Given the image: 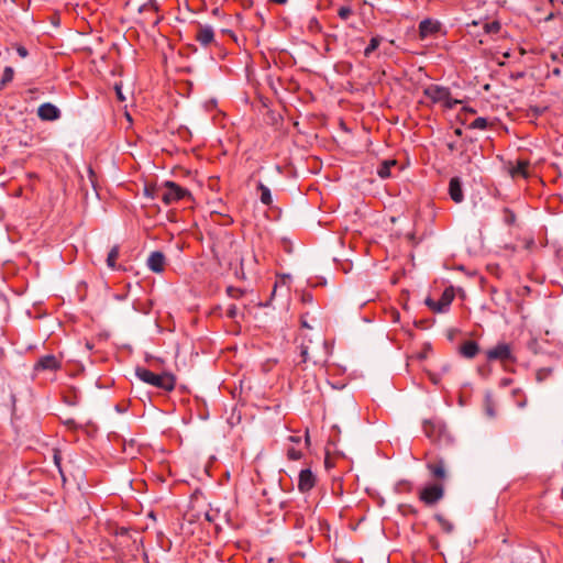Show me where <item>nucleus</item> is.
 I'll return each mask as SVG.
<instances>
[{
    "label": "nucleus",
    "mask_w": 563,
    "mask_h": 563,
    "mask_svg": "<svg viewBox=\"0 0 563 563\" xmlns=\"http://www.w3.org/2000/svg\"><path fill=\"white\" fill-rule=\"evenodd\" d=\"M148 9L153 10L154 12H158L161 10V8H159L157 0H147L144 4H142L139 8V12L142 13Z\"/></svg>",
    "instance_id": "obj_30"
},
{
    "label": "nucleus",
    "mask_w": 563,
    "mask_h": 563,
    "mask_svg": "<svg viewBox=\"0 0 563 563\" xmlns=\"http://www.w3.org/2000/svg\"><path fill=\"white\" fill-rule=\"evenodd\" d=\"M561 74H562L561 68H559V67L553 68V70H552L553 76L560 77Z\"/></svg>",
    "instance_id": "obj_49"
},
{
    "label": "nucleus",
    "mask_w": 563,
    "mask_h": 563,
    "mask_svg": "<svg viewBox=\"0 0 563 563\" xmlns=\"http://www.w3.org/2000/svg\"><path fill=\"white\" fill-rule=\"evenodd\" d=\"M444 496V487L440 483H433L427 485L419 492V499L426 506H434L438 504Z\"/></svg>",
    "instance_id": "obj_3"
},
{
    "label": "nucleus",
    "mask_w": 563,
    "mask_h": 563,
    "mask_svg": "<svg viewBox=\"0 0 563 563\" xmlns=\"http://www.w3.org/2000/svg\"><path fill=\"white\" fill-rule=\"evenodd\" d=\"M448 192L450 198L455 203H461L464 201L463 183L459 176H454L450 179Z\"/></svg>",
    "instance_id": "obj_10"
},
{
    "label": "nucleus",
    "mask_w": 563,
    "mask_h": 563,
    "mask_svg": "<svg viewBox=\"0 0 563 563\" xmlns=\"http://www.w3.org/2000/svg\"><path fill=\"white\" fill-rule=\"evenodd\" d=\"M379 44H380V37L379 36L372 37L369 43H368V45L364 49V55L366 57H369L371 54L378 48Z\"/></svg>",
    "instance_id": "obj_26"
},
{
    "label": "nucleus",
    "mask_w": 563,
    "mask_h": 563,
    "mask_svg": "<svg viewBox=\"0 0 563 563\" xmlns=\"http://www.w3.org/2000/svg\"><path fill=\"white\" fill-rule=\"evenodd\" d=\"M161 21H162V18L156 19V21H154V23H153L154 26L158 25Z\"/></svg>",
    "instance_id": "obj_57"
},
{
    "label": "nucleus",
    "mask_w": 563,
    "mask_h": 563,
    "mask_svg": "<svg viewBox=\"0 0 563 563\" xmlns=\"http://www.w3.org/2000/svg\"><path fill=\"white\" fill-rule=\"evenodd\" d=\"M238 316V307L235 305H231L227 310V317L230 319H234Z\"/></svg>",
    "instance_id": "obj_38"
},
{
    "label": "nucleus",
    "mask_w": 563,
    "mask_h": 563,
    "mask_svg": "<svg viewBox=\"0 0 563 563\" xmlns=\"http://www.w3.org/2000/svg\"><path fill=\"white\" fill-rule=\"evenodd\" d=\"M550 372H551V369H549V368L539 369L538 373H537V379L538 380H542L544 378V376L550 374Z\"/></svg>",
    "instance_id": "obj_42"
},
{
    "label": "nucleus",
    "mask_w": 563,
    "mask_h": 563,
    "mask_svg": "<svg viewBox=\"0 0 563 563\" xmlns=\"http://www.w3.org/2000/svg\"><path fill=\"white\" fill-rule=\"evenodd\" d=\"M62 367V363L57 357L53 354H47L44 356H41L37 362L34 364V371L41 372V371H51L56 372Z\"/></svg>",
    "instance_id": "obj_6"
},
{
    "label": "nucleus",
    "mask_w": 563,
    "mask_h": 563,
    "mask_svg": "<svg viewBox=\"0 0 563 563\" xmlns=\"http://www.w3.org/2000/svg\"><path fill=\"white\" fill-rule=\"evenodd\" d=\"M561 13L560 12H550L545 18H544V21L545 22H549L553 19H555L556 16H559Z\"/></svg>",
    "instance_id": "obj_46"
},
{
    "label": "nucleus",
    "mask_w": 563,
    "mask_h": 563,
    "mask_svg": "<svg viewBox=\"0 0 563 563\" xmlns=\"http://www.w3.org/2000/svg\"><path fill=\"white\" fill-rule=\"evenodd\" d=\"M151 361H154V362L159 363V364H161V363H163V360H162V358H159V357H154V356H152V355H147V356H146V362H151Z\"/></svg>",
    "instance_id": "obj_47"
},
{
    "label": "nucleus",
    "mask_w": 563,
    "mask_h": 563,
    "mask_svg": "<svg viewBox=\"0 0 563 563\" xmlns=\"http://www.w3.org/2000/svg\"><path fill=\"white\" fill-rule=\"evenodd\" d=\"M196 40L202 45L208 46L214 41V32L210 25H202L198 23Z\"/></svg>",
    "instance_id": "obj_15"
},
{
    "label": "nucleus",
    "mask_w": 563,
    "mask_h": 563,
    "mask_svg": "<svg viewBox=\"0 0 563 563\" xmlns=\"http://www.w3.org/2000/svg\"><path fill=\"white\" fill-rule=\"evenodd\" d=\"M390 317L394 322H398L400 320V313L396 309L391 310Z\"/></svg>",
    "instance_id": "obj_45"
},
{
    "label": "nucleus",
    "mask_w": 563,
    "mask_h": 563,
    "mask_svg": "<svg viewBox=\"0 0 563 563\" xmlns=\"http://www.w3.org/2000/svg\"><path fill=\"white\" fill-rule=\"evenodd\" d=\"M500 23L498 21L486 22L484 24V31L487 34H496L500 31Z\"/></svg>",
    "instance_id": "obj_31"
},
{
    "label": "nucleus",
    "mask_w": 563,
    "mask_h": 563,
    "mask_svg": "<svg viewBox=\"0 0 563 563\" xmlns=\"http://www.w3.org/2000/svg\"><path fill=\"white\" fill-rule=\"evenodd\" d=\"M227 294L231 297V298H241L243 295H244V290L241 289V288H238V287H233V286H229L227 288Z\"/></svg>",
    "instance_id": "obj_35"
},
{
    "label": "nucleus",
    "mask_w": 563,
    "mask_h": 563,
    "mask_svg": "<svg viewBox=\"0 0 563 563\" xmlns=\"http://www.w3.org/2000/svg\"><path fill=\"white\" fill-rule=\"evenodd\" d=\"M433 518L437 520V522L440 525L441 529L445 532V533H452L453 530H454V525L449 521L446 518H444L443 515L441 514H435L433 516Z\"/></svg>",
    "instance_id": "obj_22"
},
{
    "label": "nucleus",
    "mask_w": 563,
    "mask_h": 563,
    "mask_svg": "<svg viewBox=\"0 0 563 563\" xmlns=\"http://www.w3.org/2000/svg\"><path fill=\"white\" fill-rule=\"evenodd\" d=\"M488 126V121L486 118L479 117L475 119L470 125L468 129H478V130H485Z\"/></svg>",
    "instance_id": "obj_32"
},
{
    "label": "nucleus",
    "mask_w": 563,
    "mask_h": 563,
    "mask_svg": "<svg viewBox=\"0 0 563 563\" xmlns=\"http://www.w3.org/2000/svg\"><path fill=\"white\" fill-rule=\"evenodd\" d=\"M302 456V452L300 450H297L295 448H288L287 449V457L291 461H298Z\"/></svg>",
    "instance_id": "obj_37"
},
{
    "label": "nucleus",
    "mask_w": 563,
    "mask_h": 563,
    "mask_svg": "<svg viewBox=\"0 0 563 563\" xmlns=\"http://www.w3.org/2000/svg\"><path fill=\"white\" fill-rule=\"evenodd\" d=\"M486 357L488 361H500L503 363L516 361L510 344L505 342H499L496 346L489 349L486 352Z\"/></svg>",
    "instance_id": "obj_5"
},
{
    "label": "nucleus",
    "mask_w": 563,
    "mask_h": 563,
    "mask_svg": "<svg viewBox=\"0 0 563 563\" xmlns=\"http://www.w3.org/2000/svg\"><path fill=\"white\" fill-rule=\"evenodd\" d=\"M301 300L305 303H311L312 300H313V296H312L311 292H303L302 296H301Z\"/></svg>",
    "instance_id": "obj_43"
},
{
    "label": "nucleus",
    "mask_w": 563,
    "mask_h": 563,
    "mask_svg": "<svg viewBox=\"0 0 563 563\" xmlns=\"http://www.w3.org/2000/svg\"><path fill=\"white\" fill-rule=\"evenodd\" d=\"M449 148H450V150H453V148H454V145H453V144H449Z\"/></svg>",
    "instance_id": "obj_64"
},
{
    "label": "nucleus",
    "mask_w": 563,
    "mask_h": 563,
    "mask_svg": "<svg viewBox=\"0 0 563 563\" xmlns=\"http://www.w3.org/2000/svg\"><path fill=\"white\" fill-rule=\"evenodd\" d=\"M301 325L305 328H309L308 323L306 321H301Z\"/></svg>",
    "instance_id": "obj_61"
},
{
    "label": "nucleus",
    "mask_w": 563,
    "mask_h": 563,
    "mask_svg": "<svg viewBox=\"0 0 563 563\" xmlns=\"http://www.w3.org/2000/svg\"><path fill=\"white\" fill-rule=\"evenodd\" d=\"M135 375L142 382L165 391H172L176 386V377L169 372L155 374L145 367L137 366L135 368Z\"/></svg>",
    "instance_id": "obj_1"
},
{
    "label": "nucleus",
    "mask_w": 563,
    "mask_h": 563,
    "mask_svg": "<svg viewBox=\"0 0 563 563\" xmlns=\"http://www.w3.org/2000/svg\"><path fill=\"white\" fill-rule=\"evenodd\" d=\"M529 166H530V163L528 161L519 159L517 162L516 166H514L510 169V175L512 177L521 176L523 178H527L529 176V173H528Z\"/></svg>",
    "instance_id": "obj_18"
},
{
    "label": "nucleus",
    "mask_w": 563,
    "mask_h": 563,
    "mask_svg": "<svg viewBox=\"0 0 563 563\" xmlns=\"http://www.w3.org/2000/svg\"><path fill=\"white\" fill-rule=\"evenodd\" d=\"M289 439L294 442H299L300 441V438H297V437H289Z\"/></svg>",
    "instance_id": "obj_56"
},
{
    "label": "nucleus",
    "mask_w": 563,
    "mask_h": 563,
    "mask_svg": "<svg viewBox=\"0 0 563 563\" xmlns=\"http://www.w3.org/2000/svg\"><path fill=\"white\" fill-rule=\"evenodd\" d=\"M504 214H505L504 221H505L506 224L512 225L516 222V214L510 209L505 208L504 209Z\"/></svg>",
    "instance_id": "obj_34"
},
{
    "label": "nucleus",
    "mask_w": 563,
    "mask_h": 563,
    "mask_svg": "<svg viewBox=\"0 0 563 563\" xmlns=\"http://www.w3.org/2000/svg\"><path fill=\"white\" fill-rule=\"evenodd\" d=\"M54 460H55L56 464L59 463V457L57 455H54Z\"/></svg>",
    "instance_id": "obj_62"
},
{
    "label": "nucleus",
    "mask_w": 563,
    "mask_h": 563,
    "mask_svg": "<svg viewBox=\"0 0 563 563\" xmlns=\"http://www.w3.org/2000/svg\"><path fill=\"white\" fill-rule=\"evenodd\" d=\"M289 516V519H294V529H298V530H301L305 528L306 526V520H305V517L303 515L299 514V512H294V514H288Z\"/></svg>",
    "instance_id": "obj_24"
},
{
    "label": "nucleus",
    "mask_w": 563,
    "mask_h": 563,
    "mask_svg": "<svg viewBox=\"0 0 563 563\" xmlns=\"http://www.w3.org/2000/svg\"><path fill=\"white\" fill-rule=\"evenodd\" d=\"M463 111L466 112V113H470V114H475L476 113V110L474 108H471V107H464Z\"/></svg>",
    "instance_id": "obj_48"
},
{
    "label": "nucleus",
    "mask_w": 563,
    "mask_h": 563,
    "mask_svg": "<svg viewBox=\"0 0 563 563\" xmlns=\"http://www.w3.org/2000/svg\"><path fill=\"white\" fill-rule=\"evenodd\" d=\"M313 26H316V27H318V29L320 27V26H319V23H318V21H317L316 19H312V20L310 21V29H312Z\"/></svg>",
    "instance_id": "obj_51"
},
{
    "label": "nucleus",
    "mask_w": 563,
    "mask_h": 563,
    "mask_svg": "<svg viewBox=\"0 0 563 563\" xmlns=\"http://www.w3.org/2000/svg\"><path fill=\"white\" fill-rule=\"evenodd\" d=\"M478 352L479 345L473 340L464 341L459 347V353L465 358H474Z\"/></svg>",
    "instance_id": "obj_16"
},
{
    "label": "nucleus",
    "mask_w": 563,
    "mask_h": 563,
    "mask_svg": "<svg viewBox=\"0 0 563 563\" xmlns=\"http://www.w3.org/2000/svg\"><path fill=\"white\" fill-rule=\"evenodd\" d=\"M427 468L434 479L444 481L446 478L445 462L442 457L429 461Z\"/></svg>",
    "instance_id": "obj_12"
},
{
    "label": "nucleus",
    "mask_w": 563,
    "mask_h": 563,
    "mask_svg": "<svg viewBox=\"0 0 563 563\" xmlns=\"http://www.w3.org/2000/svg\"><path fill=\"white\" fill-rule=\"evenodd\" d=\"M455 297L454 288L452 286L444 289L440 299L438 301L433 300L431 297H428L424 300V303L434 312H444L449 309Z\"/></svg>",
    "instance_id": "obj_4"
},
{
    "label": "nucleus",
    "mask_w": 563,
    "mask_h": 563,
    "mask_svg": "<svg viewBox=\"0 0 563 563\" xmlns=\"http://www.w3.org/2000/svg\"><path fill=\"white\" fill-rule=\"evenodd\" d=\"M191 200L192 196L191 192L180 187L178 184L167 180L163 183V189L161 195V200L166 205H173L175 202H178L180 200Z\"/></svg>",
    "instance_id": "obj_2"
},
{
    "label": "nucleus",
    "mask_w": 563,
    "mask_h": 563,
    "mask_svg": "<svg viewBox=\"0 0 563 563\" xmlns=\"http://www.w3.org/2000/svg\"><path fill=\"white\" fill-rule=\"evenodd\" d=\"M268 1L272 3H275V4H286L288 2V0H268Z\"/></svg>",
    "instance_id": "obj_50"
},
{
    "label": "nucleus",
    "mask_w": 563,
    "mask_h": 563,
    "mask_svg": "<svg viewBox=\"0 0 563 563\" xmlns=\"http://www.w3.org/2000/svg\"><path fill=\"white\" fill-rule=\"evenodd\" d=\"M317 482L316 475L311 472L310 468H303L299 473L298 478V489L301 493L310 492Z\"/></svg>",
    "instance_id": "obj_9"
},
{
    "label": "nucleus",
    "mask_w": 563,
    "mask_h": 563,
    "mask_svg": "<svg viewBox=\"0 0 563 563\" xmlns=\"http://www.w3.org/2000/svg\"><path fill=\"white\" fill-rule=\"evenodd\" d=\"M205 518H206V520H208L209 522H212V521H213V518H212V516H211L209 512H206V514H205Z\"/></svg>",
    "instance_id": "obj_53"
},
{
    "label": "nucleus",
    "mask_w": 563,
    "mask_h": 563,
    "mask_svg": "<svg viewBox=\"0 0 563 563\" xmlns=\"http://www.w3.org/2000/svg\"><path fill=\"white\" fill-rule=\"evenodd\" d=\"M398 511L402 515V516H417L419 514L418 509H416L413 506L409 505V504H400L398 506Z\"/></svg>",
    "instance_id": "obj_29"
},
{
    "label": "nucleus",
    "mask_w": 563,
    "mask_h": 563,
    "mask_svg": "<svg viewBox=\"0 0 563 563\" xmlns=\"http://www.w3.org/2000/svg\"><path fill=\"white\" fill-rule=\"evenodd\" d=\"M423 95L431 99L433 103L441 102L449 98V88L439 85H430L423 90Z\"/></svg>",
    "instance_id": "obj_11"
},
{
    "label": "nucleus",
    "mask_w": 563,
    "mask_h": 563,
    "mask_svg": "<svg viewBox=\"0 0 563 563\" xmlns=\"http://www.w3.org/2000/svg\"><path fill=\"white\" fill-rule=\"evenodd\" d=\"M442 102H443L444 108L449 109V110H452V109L455 108L456 104L462 103L461 100L454 99V98L451 97V91L450 90H449V98L443 99Z\"/></svg>",
    "instance_id": "obj_33"
},
{
    "label": "nucleus",
    "mask_w": 563,
    "mask_h": 563,
    "mask_svg": "<svg viewBox=\"0 0 563 563\" xmlns=\"http://www.w3.org/2000/svg\"><path fill=\"white\" fill-rule=\"evenodd\" d=\"M454 133H455V135H457V136H462L463 131H462V129L457 128V129H455Z\"/></svg>",
    "instance_id": "obj_54"
},
{
    "label": "nucleus",
    "mask_w": 563,
    "mask_h": 563,
    "mask_svg": "<svg viewBox=\"0 0 563 563\" xmlns=\"http://www.w3.org/2000/svg\"><path fill=\"white\" fill-rule=\"evenodd\" d=\"M441 23L433 19H424L419 23V36L424 40L435 36L441 31Z\"/></svg>",
    "instance_id": "obj_7"
},
{
    "label": "nucleus",
    "mask_w": 563,
    "mask_h": 563,
    "mask_svg": "<svg viewBox=\"0 0 563 563\" xmlns=\"http://www.w3.org/2000/svg\"><path fill=\"white\" fill-rule=\"evenodd\" d=\"M114 90H115V95H117L118 100L119 101H124L125 97L122 93V85L121 84H115L114 85Z\"/></svg>",
    "instance_id": "obj_39"
},
{
    "label": "nucleus",
    "mask_w": 563,
    "mask_h": 563,
    "mask_svg": "<svg viewBox=\"0 0 563 563\" xmlns=\"http://www.w3.org/2000/svg\"><path fill=\"white\" fill-rule=\"evenodd\" d=\"M398 165V162L396 159H386L383 161L378 168H377V175L382 179H386L393 176L391 168L396 167Z\"/></svg>",
    "instance_id": "obj_17"
},
{
    "label": "nucleus",
    "mask_w": 563,
    "mask_h": 563,
    "mask_svg": "<svg viewBox=\"0 0 563 563\" xmlns=\"http://www.w3.org/2000/svg\"><path fill=\"white\" fill-rule=\"evenodd\" d=\"M484 404H485L486 415L490 418H494L496 416V412H495V408H494V400L489 393H487L485 395Z\"/></svg>",
    "instance_id": "obj_25"
},
{
    "label": "nucleus",
    "mask_w": 563,
    "mask_h": 563,
    "mask_svg": "<svg viewBox=\"0 0 563 563\" xmlns=\"http://www.w3.org/2000/svg\"><path fill=\"white\" fill-rule=\"evenodd\" d=\"M257 190L261 192V202L265 206H271L273 203V198L269 188L264 184L258 183Z\"/></svg>",
    "instance_id": "obj_21"
},
{
    "label": "nucleus",
    "mask_w": 563,
    "mask_h": 563,
    "mask_svg": "<svg viewBox=\"0 0 563 563\" xmlns=\"http://www.w3.org/2000/svg\"><path fill=\"white\" fill-rule=\"evenodd\" d=\"M119 254H120V246L119 245L112 246L107 256V265L109 268L120 269V266L117 265V260L119 257Z\"/></svg>",
    "instance_id": "obj_19"
},
{
    "label": "nucleus",
    "mask_w": 563,
    "mask_h": 563,
    "mask_svg": "<svg viewBox=\"0 0 563 563\" xmlns=\"http://www.w3.org/2000/svg\"><path fill=\"white\" fill-rule=\"evenodd\" d=\"M457 332H459V331H457V330H455V329H450V330H448V332H446V338H448V340H449V341H451V342H452V341H454L455 335L457 334Z\"/></svg>",
    "instance_id": "obj_44"
},
{
    "label": "nucleus",
    "mask_w": 563,
    "mask_h": 563,
    "mask_svg": "<svg viewBox=\"0 0 563 563\" xmlns=\"http://www.w3.org/2000/svg\"><path fill=\"white\" fill-rule=\"evenodd\" d=\"M89 174H90L91 178L95 176V173H93L92 168H89Z\"/></svg>",
    "instance_id": "obj_60"
},
{
    "label": "nucleus",
    "mask_w": 563,
    "mask_h": 563,
    "mask_svg": "<svg viewBox=\"0 0 563 563\" xmlns=\"http://www.w3.org/2000/svg\"><path fill=\"white\" fill-rule=\"evenodd\" d=\"M415 325L417 328H421L422 329L424 327V321L423 320L415 321Z\"/></svg>",
    "instance_id": "obj_52"
},
{
    "label": "nucleus",
    "mask_w": 563,
    "mask_h": 563,
    "mask_svg": "<svg viewBox=\"0 0 563 563\" xmlns=\"http://www.w3.org/2000/svg\"><path fill=\"white\" fill-rule=\"evenodd\" d=\"M523 76V73H518L516 76H512L514 78H521Z\"/></svg>",
    "instance_id": "obj_58"
},
{
    "label": "nucleus",
    "mask_w": 563,
    "mask_h": 563,
    "mask_svg": "<svg viewBox=\"0 0 563 563\" xmlns=\"http://www.w3.org/2000/svg\"><path fill=\"white\" fill-rule=\"evenodd\" d=\"M162 189H163V184L162 185H152V184H146L145 187H144V195L148 198H152V199H155V198H159L161 199V195H162Z\"/></svg>",
    "instance_id": "obj_20"
},
{
    "label": "nucleus",
    "mask_w": 563,
    "mask_h": 563,
    "mask_svg": "<svg viewBox=\"0 0 563 563\" xmlns=\"http://www.w3.org/2000/svg\"><path fill=\"white\" fill-rule=\"evenodd\" d=\"M412 483L409 482V481H406V479H401L399 481L396 486H395V490L397 493H411L412 492Z\"/></svg>",
    "instance_id": "obj_28"
},
{
    "label": "nucleus",
    "mask_w": 563,
    "mask_h": 563,
    "mask_svg": "<svg viewBox=\"0 0 563 563\" xmlns=\"http://www.w3.org/2000/svg\"><path fill=\"white\" fill-rule=\"evenodd\" d=\"M548 110H549V107H547V106H543V107L530 106L528 108L527 115L529 118L537 119V118L541 117L542 114H544Z\"/></svg>",
    "instance_id": "obj_23"
},
{
    "label": "nucleus",
    "mask_w": 563,
    "mask_h": 563,
    "mask_svg": "<svg viewBox=\"0 0 563 563\" xmlns=\"http://www.w3.org/2000/svg\"><path fill=\"white\" fill-rule=\"evenodd\" d=\"M422 429L424 434L432 441H439L443 432V426L433 420H424Z\"/></svg>",
    "instance_id": "obj_13"
},
{
    "label": "nucleus",
    "mask_w": 563,
    "mask_h": 563,
    "mask_svg": "<svg viewBox=\"0 0 563 563\" xmlns=\"http://www.w3.org/2000/svg\"><path fill=\"white\" fill-rule=\"evenodd\" d=\"M13 76H14V70L12 67L10 66H7L3 70V75H2V78L0 80V88L4 87L5 85H8L9 82L12 81L13 79Z\"/></svg>",
    "instance_id": "obj_27"
},
{
    "label": "nucleus",
    "mask_w": 563,
    "mask_h": 563,
    "mask_svg": "<svg viewBox=\"0 0 563 563\" xmlns=\"http://www.w3.org/2000/svg\"><path fill=\"white\" fill-rule=\"evenodd\" d=\"M66 424H67V426H69V427H75V426H76V424H75V421H74V420H71V419H70V420H67Z\"/></svg>",
    "instance_id": "obj_55"
},
{
    "label": "nucleus",
    "mask_w": 563,
    "mask_h": 563,
    "mask_svg": "<svg viewBox=\"0 0 563 563\" xmlns=\"http://www.w3.org/2000/svg\"><path fill=\"white\" fill-rule=\"evenodd\" d=\"M16 53L22 58H25L29 55V51L22 45H19L16 47Z\"/></svg>",
    "instance_id": "obj_41"
},
{
    "label": "nucleus",
    "mask_w": 563,
    "mask_h": 563,
    "mask_svg": "<svg viewBox=\"0 0 563 563\" xmlns=\"http://www.w3.org/2000/svg\"><path fill=\"white\" fill-rule=\"evenodd\" d=\"M300 355H301V361L303 363H306L308 361V346H306V345L300 346Z\"/></svg>",
    "instance_id": "obj_40"
},
{
    "label": "nucleus",
    "mask_w": 563,
    "mask_h": 563,
    "mask_svg": "<svg viewBox=\"0 0 563 563\" xmlns=\"http://www.w3.org/2000/svg\"><path fill=\"white\" fill-rule=\"evenodd\" d=\"M37 115L42 121H56L62 112L55 104L45 102L37 108Z\"/></svg>",
    "instance_id": "obj_8"
},
{
    "label": "nucleus",
    "mask_w": 563,
    "mask_h": 563,
    "mask_svg": "<svg viewBox=\"0 0 563 563\" xmlns=\"http://www.w3.org/2000/svg\"><path fill=\"white\" fill-rule=\"evenodd\" d=\"M510 383V379H504L503 384L508 385Z\"/></svg>",
    "instance_id": "obj_63"
},
{
    "label": "nucleus",
    "mask_w": 563,
    "mask_h": 563,
    "mask_svg": "<svg viewBox=\"0 0 563 563\" xmlns=\"http://www.w3.org/2000/svg\"><path fill=\"white\" fill-rule=\"evenodd\" d=\"M166 257L163 252L154 251L147 258V266L154 273H162L165 267Z\"/></svg>",
    "instance_id": "obj_14"
},
{
    "label": "nucleus",
    "mask_w": 563,
    "mask_h": 563,
    "mask_svg": "<svg viewBox=\"0 0 563 563\" xmlns=\"http://www.w3.org/2000/svg\"><path fill=\"white\" fill-rule=\"evenodd\" d=\"M551 58H552V60H558L559 59L556 54H551Z\"/></svg>",
    "instance_id": "obj_59"
},
{
    "label": "nucleus",
    "mask_w": 563,
    "mask_h": 563,
    "mask_svg": "<svg viewBox=\"0 0 563 563\" xmlns=\"http://www.w3.org/2000/svg\"><path fill=\"white\" fill-rule=\"evenodd\" d=\"M352 14L353 11L349 5H343L338 10V15L341 20H347Z\"/></svg>",
    "instance_id": "obj_36"
}]
</instances>
